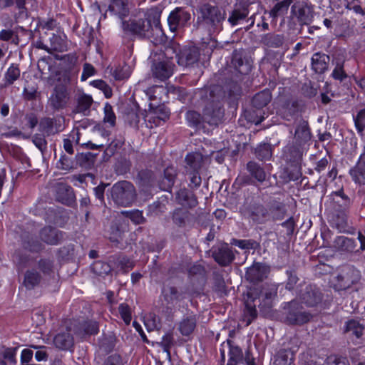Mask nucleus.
Instances as JSON below:
<instances>
[{
    "label": "nucleus",
    "mask_w": 365,
    "mask_h": 365,
    "mask_svg": "<svg viewBox=\"0 0 365 365\" xmlns=\"http://www.w3.org/2000/svg\"><path fill=\"white\" fill-rule=\"evenodd\" d=\"M331 196L333 200L337 205V207H336L335 210L349 211L351 200L349 197L344 193L343 190L332 192Z\"/></svg>",
    "instance_id": "29"
},
{
    "label": "nucleus",
    "mask_w": 365,
    "mask_h": 365,
    "mask_svg": "<svg viewBox=\"0 0 365 365\" xmlns=\"http://www.w3.org/2000/svg\"><path fill=\"white\" fill-rule=\"evenodd\" d=\"M122 214L130 219V220L135 225H140L145 221V218L143 215V212L138 210H133L130 211H123Z\"/></svg>",
    "instance_id": "52"
},
{
    "label": "nucleus",
    "mask_w": 365,
    "mask_h": 365,
    "mask_svg": "<svg viewBox=\"0 0 365 365\" xmlns=\"http://www.w3.org/2000/svg\"><path fill=\"white\" fill-rule=\"evenodd\" d=\"M122 29L125 33L145 37L148 36L151 24L147 19H130L128 21H122Z\"/></svg>",
    "instance_id": "7"
},
{
    "label": "nucleus",
    "mask_w": 365,
    "mask_h": 365,
    "mask_svg": "<svg viewBox=\"0 0 365 365\" xmlns=\"http://www.w3.org/2000/svg\"><path fill=\"white\" fill-rule=\"evenodd\" d=\"M93 98L87 94H82L78 98V110L79 112H84L88 110L92 105Z\"/></svg>",
    "instance_id": "53"
},
{
    "label": "nucleus",
    "mask_w": 365,
    "mask_h": 365,
    "mask_svg": "<svg viewBox=\"0 0 365 365\" xmlns=\"http://www.w3.org/2000/svg\"><path fill=\"white\" fill-rule=\"evenodd\" d=\"M20 76V70L17 65L11 64L7 69L5 75L4 80L6 85L12 84Z\"/></svg>",
    "instance_id": "45"
},
{
    "label": "nucleus",
    "mask_w": 365,
    "mask_h": 365,
    "mask_svg": "<svg viewBox=\"0 0 365 365\" xmlns=\"http://www.w3.org/2000/svg\"><path fill=\"white\" fill-rule=\"evenodd\" d=\"M292 3V0H283L277 3L270 11L269 16L273 19L284 16Z\"/></svg>",
    "instance_id": "37"
},
{
    "label": "nucleus",
    "mask_w": 365,
    "mask_h": 365,
    "mask_svg": "<svg viewBox=\"0 0 365 365\" xmlns=\"http://www.w3.org/2000/svg\"><path fill=\"white\" fill-rule=\"evenodd\" d=\"M232 64L240 74H246L250 70V66L247 63H244L241 56L237 53L233 55Z\"/></svg>",
    "instance_id": "46"
},
{
    "label": "nucleus",
    "mask_w": 365,
    "mask_h": 365,
    "mask_svg": "<svg viewBox=\"0 0 365 365\" xmlns=\"http://www.w3.org/2000/svg\"><path fill=\"white\" fill-rule=\"evenodd\" d=\"M56 195L58 201L70 205L75 200V195L72 187L63 182H59L56 187Z\"/></svg>",
    "instance_id": "15"
},
{
    "label": "nucleus",
    "mask_w": 365,
    "mask_h": 365,
    "mask_svg": "<svg viewBox=\"0 0 365 365\" xmlns=\"http://www.w3.org/2000/svg\"><path fill=\"white\" fill-rule=\"evenodd\" d=\"M360 279V272L353 267H345L336 277L334 288L336 290H345L357 283Z\"/></svg>",
    "instance_id": "5"
},
{
    "label": "nucleus",
    "mask_w": 365,
    "mask_h": 365,
    "mask_svg": "<svg viewBox=\"0 0 365 365\" xmlns=\"http://www.w3.org/2000/svg\"><path fill=\"white\" fill-rule=\"evenodd\" d=\"M271 99L270 92L269 91H263L254 96L252 104L257 108H262L270 102Z\"/></svg>",
    "instance_id": "38"
},
{
    "label": "nucleus",
    "mask_w": 365,
    "mask_h": 365,
    "mask_svg": "<svg viewBox=\"0 0 365 365\" xmlns=\"http://www.w3.org/2000/svg\"><path fill=\"white\" fill-rule=\"evenodd\" d=\"M364 327L356 320H349L346 322L344 331L351 335L360 338L363 334Z\"/></svg>",
    "instance_id": "41"
},
{
    "label": "nucleus",
    "mask_w": 365,
    "mask_h": 365,
    "mask_svg": "<svg viewBox=\"0 0 365 365\" xmlns=\"http://www.w3.org/2000/svg\"><path fill=\"white\" fill-rule=\"evenodd\" d=\"M118 313L126 325L130 324L132 319V312L130 307L125 303L119 304Z\"/></svg>",
    "instance_id": "51"
},
{
    "label": "nucleus",
    "mask_w": 365,
    "mask_h": 365,
    "mask_svg": "<svg viewBox=\"0 0 365 365\" xmlns=\"http://www.w3.org/2000/svg\"><path fill=\"white\" fill-rule=\"evenodd\" d=\"M302 302L308 307H313L317 305L321 301L320 294L312 289V287H307L306 292L301 297Z\"/></svg>",
    "instance_id": "32"
},
{
    "label": "nucleus",
    "mask_w": 365,
    "mask_h": 365,
    "mask_svg": "<svg viewBox=\"0 0 365 365\" xmlns=\"http://www.w3.org/2000/svg\"><path fill=\"white\" fill-rule=\"evenodd\" d=\"M215 260L222 266H227L234 259V255L227 245H222L212 253Z\"/></svg>",
    "instance_id": "18"
},
{
    "label": "nucleus",
    "mask_w": 365,
    "mask_h": 365,
    "mask_svg": "<svg viewBox=\"0 0 365 365\" xmlns=\"http://www.w3.org/2000/svg\"><path fill=\"white\" fill-rule=\"evenodd\" d=\"M269 213L270 215V221L271 220H282L284 217V208L280 204H274L270 206H268Z\"/></svg>",
    "instance_id": "47"
},
{
    "label": "nucleus",
    "mask_w": 365,
    "mask_h": 365,
    "mask_svg": "<svg viewBox=\"0 0 365 365\" xmlns=\"http://www.w3.org/2000/svg\"><path fill=\"white\" fill-rule=\"evenodd\" d=\"M162 296L168 307L177 305L184 298L182 293L179 292L175 287L170 286L163 287Z\"/></svg>",
    "instance_id": "19"
},
{
    "label": "nucleus",
    "mask_w": 365,
    "mask_h": 365,
    "mask_svg": "<svg viewBox=\"0 0 365 365\" xmlns=\"http://www.w3.org/2000/svg\"><path fill=\"white\" fill-rule=\"evenodd\" d=\"M227 346L228 347L229 355L227 365H237L242 358L241 349L237 346L231 344L230 341H227Z\"/></svg>",
    "instance_id": "35"
},
{
    "label": "nucleus",
    "mask_w": 365,
    "mask_h": 365,
    "mask_svg": "<svg viewBox=\"0 0 365 365\" xmlns=\"http://www.w3.org/2000/svg\"><path fill=\"white\" fill-rule=\"evenodd\" d=\"M349 173L356 183L365 184V152L361 154L356 166L350 170Z\"/></svg>",
    "instance_id": "20"
},
{
    "label": "nucleus",
    "mask_w": 365,
    "mask_h": 365,
    "mask_svg": "<svg viewBox=\"0 0 365 365\" xmlns=\"http://www.w3.org/2000/svg\"><path fill=\"white\" fill-rule=\"evenodd\" d=\"M190 212L184 209L178 208L175 210L173 214V222L179 227L184 226L189 220Z\"/></svg>",
    "instance_id": "44"
},
{
    "label": "nucleus",
    "mask_w": 365,
    "mask_h": 365,
    "mask_svg": "<svg viewBox=\"0 0 365 365\" xmlns=\"http://www.w3.org/2000/svg\"><path fill=\"white\" fill-rule=\"evenodd\" d=\"M264 43L272 47L281 46L284 42V37L279 34H267L263 38Z\"/></svg>",
    "instance_id": "50"
},
{
    "label": "nucleus",
    "mask_w": 365,
    "mask_h": 365,
    "mask_svg": "<svg viewBox=\"0 0 365 365\" xmlns=\"http://www.w3.org/2000/svg\"><path fill=\"white\" fill-rule=\"evenodd\" d=\"M104 365H123V362L119 355L112 354L107 358Z\"/></svg>",
    "instance_id": "64"
},
{
    "label": "nucleus",
    "mask_w": 365,
    "mask_h": 365,
    "mask_svg": "<svg viewBox=\"0 0 365 365\" xmlns=\"http://www.w3.org/2000/svg\"><path fill=\"white\" fill-rule=\"evenodd\" d=\"M98 332V326L96 322L88 321L81 324L73 330V333L83 337L86 334H96Z\"/></svg>",
    "instance_id": "28"
},
{
    "label": "nucleus",
    "mask_w": 365,
    "mask_h": 365,
    "mask_svg": "<svg viewBox=\"0 0 365 365\" xmlns=\"http://www.w3.org/2000/svg\"><path fill=\"white\" fill-rule=\"evenodd\" d=\"M335 211L336 213L331 220L332 225L339 232H344L348 227L347 216L349 211H341L339 210H335Z\"/></svg>",
    "instance_id": "26"
},
{
    "label": "nucleus",
    "mask_w": 365,
    "mask_h": 365,
    "mask_svg": "<svg viewBox=\"0 0 365 365\" xmlns=\"http://www.w3.org/2000/svg\"><path fill=\"white\" fill-rule=\"evenodd\" d=\"M103 110V122L105 123H108L110 126H114L115 124L116 117L113 110L112 106L108 103H106L104 106Z\"/></svg>",
    "instance_id": "54"
},
{
    "label": "nucleus",
    "mask_w": 365,
    "mask_h": 365,
    "mask_svg": "<svg viewBox=\"0 0 365 365\" xmlns=\"http://www.w3.org/2000/svg\"><path fill=\"white\" fill-rule=\"evenodd\" d=\"M199 51L195 46L185 47L175 54L178 63L182 66H188L198 61Z\"/></svg>",
    "instance_id": "11"
},
{
    "label": "nucleus",
    "mask_w": 365,
    "mask_h": 365,
    "mask_svg": "<svg viewBox=\"0 0 365 365\" xmlns=\"http://www.w3.org/2000/svg\"><path fill=\"white\" fill-rule=\"evenodd\" d=\"M331 76L334 79L339 80L340 81H343L344 79H345L347 77L346 74L345 73V72L344 71L342 64H340V63L336 64V67L334 68V69L332 71Z\"/></svg>",
    "instance_id": "58"
},
{
    "label": "nucleus",
    "mask_w": 365,
    "mask_h": 365,
    "mask_svg": "<svg viewBox=\"0 0 365 365\" xmlns=\"http://www.w3.org/2000/svg\"><path fill=\"white\" fill-rule=\"evenodd\" d=\"M175 52L173 48H166L165 58L155 63L152 67L154 78L164 81L173 76L175 66L172 61L173 57L169 56V54Z\"/></svg>",
    "instance_id": "4"
},
{
    "label": "nucleus",
    "mask_w": 365,
    "mask_h": 365,
    "mask_svg": "<svg viewBox=\"0 0 365 365\" xmlns=\"http://www.w3.org/2000/svg\"><path fill=\"white\" fill-rule=\"evenodd\" d=\"M107 11L110 15L123 19L129 14V8L127 0H111L109 3Z\"/></svg>",
    "instance_id": "14"
},
{
    "label": "nucleus",
    "mask_w": 365,
    "mask_h": 365,
    "mask_svg": "<svg viewBox=\"0 0 365 365\" xmlns=\"http://www.w3.org/2000/svg\"><path fill=\"white\" fill-rule=\"evenodd\" d=\"M93 269L98 274H107L110 272L111 269L108 263L98 261L94 264Z\"/></svg>",
    "instance_id": "56"
},
{
    "label": "nucleus",
    "mask_w": 365,
    "mask_h": 365,
    "mask_svg": "<svg viewBox=\"0 0 365 365\" xmlns=\"http://www.w3.org/2000/svg\"><path fill=\"white\" fill-rule=\"evenodd\" d=\"M176 200L182 206L193 207L197 204L195 195L186 189H181L176 193Z\"/></svg>",
    "instance_id": "24"
},
{
    "label": "nucleus",
    "mask_w": 365,
    "mask_h": 365,
    "mask_svg": "<svg viewBox=\"0 0 365 365\" xmlns=\"http://www.w3.org/2000/svg\"><path fill=\"white\" fill-rule=\"evenodd\" d=\"M247 169L250 174L257 181L262 182L266 179V173L264 168L256 162L250 161L247 164Z\"/></svg>",
    "instance_id": "33"
},
{
    "label": "nucleus",
    "mask_w": 365,
    "mask_h": 365,
    "mask_svg": "<svg viewBox=\"0 0 365 365\" xmlns=\"http://www.w3.org/2000/svg\"><path fill=\"white\" fill-rule=\"evenodd\" d=\"M135 197V188L128 181L117 182L112 187L111 197L119 205L129 206L133 202Z\"/></svg>",
    "instance_id": "3"
},
{
    "label": "nucleus",
    "mask_w": 365,
    "mask_h": 365,
    "mask_svg": "<svg viewBox=\"0 0 365 365\" xmlns=\"http://www.w3.org/2000/svg\"><path fill=\"white\" fill-rule=\"evenodd\" d=\"M33 351L29 349H24L21 354V364H26L29 363L33 358Z\"/></svg>",
    "instance_id": "63"
},
{
    "label": "nucleus",
    "mask_w": 365,
    "mask_h": 365,
    "mask_svg": "<svg viewBox=\"0 0 365 365\" xmlns=\"http://www.w3.org/2000/svg\"><path fill=\"white\" fill-rule=\"evenodd\" d=\"M112 75L115 80L120 81L128 78L130 76V71L126 66H118L112 71Z\"/></svg>",
    "instance_id": "55"
},
{
    "label": "nucleus",
    "mask_w": 365,
    "mask_h": 365,
    "mask_svg": "<svg viewBox=\"0 0 365 365\" xmlns=\"http://www.w3.org/2000/svg\"><path fill=\"white\" fill-rule=\"evenodd\" d=\"M196 326V319L193 316L182 319L179 325V330L182 335H190Z\"/></svg>",
    "instance_id": "40"
},
{
    "label": "nucleus",
    "mask_w": 365,
    "mask_h": 365,
    "mask_svg": "<svg viewBox=\"0 0 365 365\" xmlns=\"http://www.w3.org/2000/svg\"><path fill=\"white\" fill-rule=\"evenodd\" d=\"M256 157L260 160H270L272 156V146L269 143H263L255 149Z\"/></svg>",
    "instance_id": "43"
},
{
    "label": "nucleus",
    "mask_w": 365,
    "mask_h": 365,
    "mask_svg": "<svg viewBox=\"0 0 365 365\" xmlns=\"http://www.w3.org/2000/svg\"><path fill=\"white\" fill-rule=\"evenodd\" d=\"M187 171H199L202 163V155L199 153H189L185 157Z\"/></svg>",
    "instance_id": "31"
},
{
    "label": "nucleus",
    "mask_w": 365,
    "mask_h": 365,
    "mask_svg": "<svg viewBox=\"0 0 365 365\" xmlns=\"http://www.w3.org/2000/svg\"><path fill=\"white\" fill-rule=\"evenodd\" d=\"M70 331L71 328L69 330L61 331L55 336L53 343L56 347L61 349H68L73 346V338Z\"/></svg>",
    "instance_id": "23"
},
{
    "label": "nucleus",
    "mask_w": 365,
    "mask_h": 365,
    "mask_svg": "<svg viewBox=\"0 0 365 365\" xmlns=\"http://www.w3.org/2000/svg\"><path fill=\"white\" fill-rule=\"evenodd\" d=\"M40 236L46 243L57 245L62 239V232L55 228L46 227L41 230Z\"/></svg>",
    "instance_id": "22"
},
{
    "label": "nucleus",
    "mask_w": 365,
    "mask_h": 365,
    "mask_svg": "<svg viewBox=\"0 0 365 365\" xmlns=\"http://www.w3.org/2000/svg\"><path fill=\"white\" fill-rule=\"evenodd\" d=\"M249 14V11L246 7L234 9L228 18V22L232 26H236L240 21L245 19Z\"/></svg>",
    "instance_id": "42"
},
{
    "label": "nucleus",
    "mask_w": 365,
    "mask_h": 365,
    "mask_svg": "<svg viewBox=\"0 0 365 365\" xmlns=\"http://www.w3.org/2000/svg\"><path fill=\"white\" fill-rule=\"evenodd\" d=\"M202 18L215 25L222 22L225 18V12L216 6L205 5L201 9Z\"/></svg>",
    "instance_id": "12"
},
{
    "label": "nucleus",
    "mask_w": 365,
    "mask_h": 365,
    "mask_svg": "<svg viewBox=\"0 0 365 365\" xmlns=\"http://www.w3.org/2000/svg\"><path fill=\"white\" fill-rule=\"evenodd\" d=\"M334 247L339 252H352L355 248V243L352 239L339 236L334 242Z\"/></svg>",
    "instance_id": "30"
},
{
    "label": "nucleus",
    "mask_w": 365,
    "mask_h": 365,
    "mask_svg": "<svg viewBox=\"0 0 365 365\" xmlns=\"http://www.w3.org/2000/svg\"><path fill=\"white\" fill-rule=\"evenodd\" d=\"M258 292L255 289H250L247 293L245 298V308L243 314V321L245 322L246 326L250 325L252 321L257 317V312L256 309V301Z\"/></svg>",
    "instance_id": "9"
},
{
    "label": "nucleus",
    "mask_w": 365,
    "mask_h": 365,
    "mask_svg": "<svg viewBox=\"0 0 365 365\" xmlns=\"http://www.w3.org/2000/svg\"><path fill=\"white\" fill-rule=\"evenodd\" d=\"M190 19L189 12L181 8H177L170 14L168 18L170 29L175 31L178 28L184 26Z\"/></svg>",
    "instance_id": "10"
},
{
    "label": "nucleus",
    "mask_w": 365,
    "mask_h": 365,
    "mask_svg": "<svg viewBox=\"0 0 365 365\" xmlns=\"http://www.w3.org/2000/svg\"><path fill=\"white\" fill-rule=\"evenodd\" d=\"M33 143L41 151L46 148V140L41 135H35L33 138Z\"/></svg>",
    "instance_id": "62"
},
{
    "label": "nucleus",
    "mask_w": 365,
    "mask_h": 365,
    "mask_svg": "<svg viewBox=\"0 0 365 365\" xmlns=\"http://www.w3.org/2000/svg\"><path fill=\"white\" fill-rule=\"evenodd\" d=\"M41 279L40 274L34 269L29 270L24 276V284L28 289H32L37 286Z\"/></svg>",
    "instance_id": "34"
},
{
    "label": "nucleus",
    "mask_w": 365,
    "mask_h": 365,
    "mask_svg": "<svg viewBox=\"0 0 365 365\" xmlns=\"http://www.w3.org/2000/svg\"><path fill=\"white\" fill-rule=\"evenodd\" d=\"M284 309L287 310L285 320L289 324H302L309 322L312 317L310 314L302 310L297 301L289 302Z\"/></svg>",
    "instance_id": "6"
},
{
    "label": "nucleus",
    "mask_w": 365,
    "mask_h": 365,
    "mask_svg": "<svg viewBox=\"0 0 365 365\" xmlns=\"http://www.w3.org/2000/svg\"><path fill=\"white\" fill-rule=\"evenodd\" d=\"M310 138L311 135L307 123L305 121L300 122L296 128L294 134L296 143L299 144V146H293L289 150L290 155H292L291 160L294 163L298 164L301 162L303 154L307 150L302 144L309 140Z\"/></svg>",
    "instance_id": "2"
},
{
    "label": "nucleus",
    "mask_w": 365,
    "mask_h": 365,
    "mask_svg": "<svg viewBox=\"0 0 365 365\" xmlns=\"http://www.w3.org/2000/svg\"><path fill=\"white\" fill-rule=\"evenodd\" d=\"M251 217L254 222L258 224H263L270 221V215L268 207L257 205L252 211Z\"/></svg>",
    "instance_id": "27"
},
{
    "label": "nucleus",
    "mask_w": 365,
    "mask_h": 365,
    "mask_svg": "<svg viewBox=\"0 0 365 365\" xmlns=\"http://www.w3.org/2000/svg\"><path fill=\"white\" fill-rule=\"evenodd\" d=\"M190 177V186L197 187L201 184V177L199 171H187Z\"/></svg>",
    "instance_id": "59"
},
{
    "label": "nucleus",
    "mask_w": 365,
    "mask_h": 365,
    "mask_svg": "<svg viewBox=\"0 0 365 365\" xmlns=\"http://www.w3.org/2000/svg\"><path fill=\"white\" fill-rule=\"evenodd\" d=\"M18 348L17 347H9L5 348L1 352L0 356V364L1 365H7L9 363L15 364L16 363V352Z\"/></svg>",
    "instance_id": "36"
},
{
    "label": "nucleus",
    "mask_w": 365,
    "mask_h": 365,
    "mask_svg": "<svg viewBox=\"0 0 365 365\" xmlns=\"http://www.w3.org/2000/svg\"><path fill=\"white\" fill-rule=\"evenodd\" d=\"M57 166L62 170H69L72 168V162L69 158L66 155H61L57 162Z\"/></svg>",
    "instance_id": "61"
},
{
    "label": "nucleus",
    "mask_w": 365,
    "mask_h": 365,
    "mask_svg": "<svg viewBox=\"0 0 365 365\" xmlns=\"http://www.w3.org/2000/svg\"><path fill=\"white\" fill-rule=\"evenodd\" d=\"M170 111L165 106H159L153 110H150L146 115L148 121L153 123L155 126L161 125L169 118Z\"/></svg>",
    "instance_id": "16"
},
{
    "label": "nucleus",
    "mask_w": 365,
    "mask_h": 365,
    "mask_svg": "<svg viewBox=\"0 0 365 365\" xmlns=\"http://www.w3.org/2000/svg\"><path fill=\"white\" fill-rule=\"evenodd\" d=\"M292 16L296 17L302 24H309L313 19V12L310 7L302 4H294L292 6Z\"/></svg>",
    "instance_id": "13"
},
{
    "label": "nucleus",
    "mask_w": 365,
    "mask_h": 365,
    "mask_svg": "<svg viewBox=\"0 0 365 365\" xmlns=\"http://www.w3.org/2000/svg\"><path fill=\"white\" fill-rule=\"evenodd\" d=\"M66 36H61L53 34L50 38V46L42 45L40 46L41 48L44 49L49 53H53L54 51L63 52L66 51L67 44L65 41Z\"/></svg>",
    "instance_id": "17"
},
{
    "label": "nucleus",
    "mask_w": 365,
    "mask_h": 365,
    "mask_svg": "<svg viewBox=\"0 0 365 365\" xmlns=\"http://www.w3.org/2000/svg\"><path fill=\"white\" fill-rule=\"evenodd\" d=\"M297 349H284L280 350L275 356L274 365H289L294 361Z\"/></svg>",
    "instance_id": "25"
},
{
    "label": "nucleus",
    "mask_w": 365,
    "mask_h": 365,
    "mask_svg": "<svg viewBox=\"0 0 365 365\" xmlns=\"http://www.w3.org/2000/svg\"><path fill=\"white\" fill-rule=\"evenodd\" d=\"M70 100V93L63 85H57L48 100L50 105L56 110L64 108Z\"/></svg>",
    "instance_id": "8"
},
{
    "label": "nucleus",
    "mask_w": 365,
    "mask_h": 365,
    "mask_svg": "<svg viewBox=\"0 0 365 365\" xmlns=\"http://www.w3.org/2000/svg\"><path fill=\"white\" fill-rule=\"evenodd\" d=\"M329 56L322 53H315L312 57V68L317 73H323L328 68Z\"/></svg>",
    "instance_id": "21"
},
{
    "label": "nucleus",
    "mask_w": 365,
    "mask_h": 365,
    "mask_svg": "<svg viewBox=\"0 0 365 365\" xmlns=\"http://www.w3.org/2000/svg\"><path fill=\"white\" fill-rule=\"evenodd\" d=\"M224 115V110L219 101H212L206 105L203 109V115L194 110H190L186 113L187 120L190 126L197 127L202 121L209 125H218Z\"/></svg>",
    "instance_id": "1"
},
{
    "label": "nucleus",
    "mask_w": 365,
    "mask_h": 365,
    "mask_svg": "<svg viewBox=\"0 0 365 365\" xmlns=\"http://www.w3.org/2000/svg\"><path fill=\"white\" fill-rule=\"evenodd\" d=\"M144 324L148 331H153L158 327L157 319L151 314L145 318Z\"/></svg>",
    "instance_id": "60"
},
{
    "label": "nucleus",
    "mask_w": 365,
    "mask_h": 365,
    "mask_svg": "<svg viewBox=\"0 0 365 365\" xmlns=\"http://www.w3.org/2000/svg\"><path fill=\"white\" fill-rule=\"evenodd\" d=\"M176 170L174 167H168L164 170V178L163 180V189L168 190L171 189L175 183V179L176 177Z\"/></svg>",
    "instance_id": "39"
},
{
    "label": "nucleus",
    "mask_w": 365,
    "mask_h": 365,
    "mask_svg": "<svg viewBox=\"0 0 365 365\" xmlns=\"http://www.w3.org/2000/svg\"><path fill=\"white\" fill-rule=\"evenodd\" d=\"M23 246L31 252H38L42 249V244L29 235L23 237Z\"/></svg>",
    "instance_id": "48"
},
{
    "label": "nucleus",
    "mask_w": 365,
    "mask_h": 365,
    "mask_svg": "<svg viewBox=\"0 0 365 365\" xmlns=\"http://www.w3.org/2000/svg\"><path fill=\"white\" fill-rule=\"evenodd\" d=\"M356 129L360 135L365 130V108L360 110L356 115H353Z\"/></svg>",
    "instance_id": "49"
},
{
    "label": "nucleus",
    "mask_w": 365,
    "mask_h": 365,
    "mask_svg": "<svg viewBox=\"0 0 365 365\" xmlns=\"http://www.w3.org/2000/svg\"><path fill=\"white\" fill-rule=\"evenodd\" d=\"M96 73L95 68L90 63H86L83 67V72L81 76V80L85 81L88 78L94 76Z\"/></svg>",
    "instance_id": "57"
}]
</instances>
